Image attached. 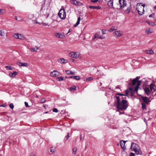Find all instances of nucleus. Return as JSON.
<instances>
[{
    "mask_svg": "<svg viewBox=\"0 0 156 156\" xmlns=\"http://www.w3.org/2000/svg\"><path fill=\"white\" fill-rule=\"evenodd\" d=\"M128 107L127 101L124 99L122 100L119 103L117 104V108L118 109L124 110H126Z\"/></svg>",
    "mask_w": 156,
    "mask_h": 156,
    "instance_id": "nucleus-1",
    "label": "nucleus"
},
{
    "mask_svg": "<svg viewBox=\"0 0 156 156\" xmlns=\"http://www.w3.org/2000/svg\"><path fill=\"white\" fill-rule=\"evenodd\" d=\"M131 151H134L137 154H141V152L139 150V147L138 144L134 143H132L130 147Z\"/></svg>",
    "mask_w": 156,
    "mask_h": 156,
    "instance_id": "nucleus-2",
    "label": "nucleus"
},
{
    "mask_svg": "<svg viewBox=\"0 0 156 156\" xmlns=\"http://www.w3.org/2000/svg\"><path fill=\"white\" fill-rule=\"evenodd\" d=\"M140 78V76H137L136 78L133 79L132 80V84L134 86L136 85V86L135 87V90L136 91L138 90L139 86L140 85L141 83V81L138 80Z\"/></svg>",
    "mask_w": 156,
    "mask_h": 156,
    "instance_id": "nucleus-3",
    "label": "nucleus"
},
{
    "mask_svg": "<svg viewBox=\"0 0 156 156\" xmlns=\"http://www.w3.org/2000/svg\"><path fill=\"white\" fill-rule=\"evenodd\" d=\"M144 5H140V4L138 5L137 4L136 7V10L138 11V13L139 15H141L144 13Z\"/></svg>",
    "mask_w": 156,
    "mask_h": 156,
    "instance_id": "nucleus-4",
    "label": "nucleus"
},
{
    "mask_svg": "<svg viewBox=\"0 0 156 156\" xmlns=\"http://www.w3.org/2000/svg\"><path fill=\"white\" fill-rule=\"evenodd\" d=\"M58 16L62 20L65 19L66 17V12L64 9H61L59 11L58 14Z\"/></svg>",
    "mask_w": 156,
    "mask_h": 156,
    "instance_id": "nucleus-5",
    "label": "nucleus"
},
{
    "mask_svg": "<svg viewBox=\"0 0 156 156\" xmlns=\"http://www.w3.org/2000/svg\"><path fill=\"white\" fill-rule=\"evenodd\" d=\"M119 1L120 8L122 9L126 5V0H119Z\"/></svg>",
    "mask_w": 156,
    "mask_h": 156,
    "instance_id": "nucleus-6",
    "label": "nucleus"
},
{
    "mask_svg": "<svg viewBox=\"0 0 156 156\" xmlns=\"http://www.w3.org/2000/svg\"><path fill=\"white\" fill-rule=\"evenodd\" d=\"M69 56L74 58H77L79 57V55L76 52H71L69 54Z\"/></svg>",
    "mask_w": 156,
    "mask_h": 156,
    "instance_id": "nucleus-7",
    "label": "nucleus"
},
{
    "mask_svg": "<svg viewBox=\"0 0 156 156\" xmlns=\"http://www.w3.org/2000/svg\"><path fill=\"white\" fill-rule=\"evenodd\" d=\"M59 73L56 70H54L52 72L50 73V76L52 77H56L59 75Z\"/></svg>",
    "mask_w": 156,
    "mask_h": 156,
    "instance_id": "nucleus-8",
    "label": "nucleus"
},
{
    "mask_svg": "<svg viewBox=\"0 0 156 156\" xmlns=\"http://www.w3.org/2000/svg\"><path fill=\"white\" fill-rule=\"evenodd\" d=\"M129 90L131 93V96L132 97L134 95L135 92H136V93H137L138 90L136 91L135 90V87L134 89H133V88L130 87L129 88Z\"/></svg>",
    "mask_w": 156,
    "mask_h": 156,
    "instance_id": "nucleus-9",
    "label": "nucleus"
},
{
    "mask_svg": "<svg viewBox=\"0 0 156 156\" xmlns=\"http://www.w3.org/2000/svg\"><path fill=\"white\" fill-rule=\"evenodd\" d=\"M141 98L144 102V103L146 104H148V102L151 101L146 97L141 96Z\"/></svg>",
    "mask_w": 156,
    "mask_h": 156,
    "instance_id": "nucleus-10",
    "label": "nucleus"
},
{
    "mask_svg": "<svg viewBox=\"0 0 156 156\" xmlns=\"http://www.w3.org/2000/svg\"><path fill=\"white\" fill-rule=\"evenodd\" d=\"M17 64L19 66H22L27 67L28 66L27 63H22L20 62H17Z\"/></svg>",
    "mask_w": 156,
    "mask_h": 156,
    "instance_id": "nucleus-11",
    "label": "nucleus"
},
{
    "mask_svg": "<svg viewBox=\"0 0 156 156\" xmlns=\"http://www.w3.org/2000/svg\"><path fill=\"white\" fill-rule=\"evenodd\" d=\"M144 90L147 95L150 94L151 91L149 87H145L144 88Z\"/></svg>",
    "mask_w": 156,
    "mask_h": 156,
    "instance_id": "nucleus-12",
    "label": "nucleus"
},
{
    "mask_svg": "<svg viewBox=\"0 0 156 156\" xmlns=\"http://www.w3.org/2000/svg\"><path fill=\"white\" fill-rule=\"evenodd\" d=\"M70 2L71 4L76 5H79L80 3V2L75 0H70Z\"/></svg>",
    "mask_w": 156,
    "mask_h": 156,
    "instance_id": "nucleus-13",
    "label": "nucleus"
},
{
    "mask_svg": "<svg viewBox=\"0 0 156 156\" xmlns=\"http://www.w3.org/2000/svg\"><path fill=\"white\" fill-rule=\"evenodd\" d=\"M108 5L111 8H113V0H110L108 2Z\"/></svg>",
    "mask_w": 156,
    "mask_h": 156,
    "instance_id": "nucleus-14",
    "label": "nucleus"
},
{
    "mask_svg": "<svg viewBox=\"0 0 156 156\" xmlns=\"http://www.w3.org/2000/svg\"><path fill=\"white\" fill-rule=\"evenodd\" d=\"M55 35L57 37L60 38H63L64 36L62 33H56Z\"/></svg>",
    "mask_w": 156,
    "mask_h": 156,
    "instance_id": "nucleus-15",
    "label": "nucleus"
},
{
    "mask_svg": "<svg viewBox=\"0 0 156 156\" xmlns=\"http://www.w3.org/2000/svg\"><path fill=\"white\" fill-rule=\"evenodd\" d=\"M126 141H124L123 140H121L120 143V145L122 148V149H125V148L124 147V145H125V143H126Z\"/></svg>",
    "mask_w": 156,
    "mask_h": 156,
    "instance_id": "nucleus-16",
    "label": "nucleus"
},
{
    "mask_svg": "<svg viewBox=\"0 0 156 156\" xmlns=\"http://www.w3.org/2000/svg\"><path fill=\"white\" fill-rule=\"evenodd\" d=\"M115 33L116 36L118 37L121 36L122 34V32L121 31H115Z\"/></svg>",
    "mask_w": 156,
    "mask_h": 156,
    "instance_id": "nucleus-17",
    "label": "nucleus"
},
{
    "mask_svg": "<svg viewBox=\"0 0 156 156\" xmlns=\"http://www.w3.org/2000/svg\"><path fill=\"white\" fill-rule=\"evenodd\" d=\"M17 73L16 71L13 72V73H12L11 72H10L9 73V76L11 77H14L16 75H17Z\"/></svg>",
    "mask_w": 156,
    "mask_h": 156,
    "instance_id": "nucleus-18",
    "label": "nucleus"
},
{
    "mask_svg": "<svg viewBox=\"0 0 156 156\" xmlns=\"http://www.w3.org/2000/svg\"><path fill=\"white\" fill-rule=\"evenodd\" d=\"M69 78H71L75 79L77 80H79L80 79V77L79 76H72L69 77Z\"/></svg>",
    "mask_w": 156,
    "mask_h": 156,
    "instance_id": "nucleus-19",
    "label": "nucleus"
},
{
    "mask_svg": "<svg viewBox=\"0 0 156 156\" xmlns=\"http://www.w3.org/2000/svg\"><path fill=\"white\" fill-rule=\"evenodd\" d=\"M89 8L93 9H101V7L99 6H90Z\"/></svg>",
    "mask_w": 156,
    "mask_h": 156,
    "instance_id": "nucleus-20",
    "label": "nucleus"
},
{
    "mask_svg": "<svg viewBox=\"0 0 156 156\" xmlns=\"http://www.w3.org/2000/svg\"><path fill=\"white\" fill-rule=\"evenodd\" d=\"M38 49V48L37 47L35 46L33 48H30V50L32 52H34L36 51Z\"/></svg>",
    "mask_w": 156,
    "mask_h": 156,
    "instance_id": "nucleus-21",
    "label": "nucleus"
},
{
    "mask_svg": "<svg viewBox=\"0 0 156 156\" xmlns=\"http://www.w3.org/2000/svg\"><path fill=\"white\" fill-rule=\"evenodd\" d=\"M66 73L68 75L69 74H75V73H73L71 71H70L69 70H67L66 71Z\"/></svg>",
    "mask_w": 156,
    "mask_h": 156,
    "instance_id": "nucleus-22",
    "label": "nucleus"
},
{
    "mask_svg": "<svg viewBox=\"0 0 156 156\" xmlns=\"http://www.w3.org/2000/svg\"><path fill=\"white\" fill-rule=\"evenodd\" d=\"M66 61L63 58H60L58 60V62L61 63H65V61Z\"/></svg>",
    "mask_w": 156,
    "mask_h": 156,
    "instance_id": "nucleus-23",
    "label": "nucleus"
},
{
    "mask_svg": "<svg viewBox=\"0 0 156 156\" xmlns=\"http://www.w3.org/2000/svg\"><path fill=\"white\" fill-rule=\"evenodd\" d=\"M146 53L149 54H152L154 53L153 51L151 50H146Z\"/></svg>",
    "mask_w": 156,
    "mask_h": 156,
    "instance_id": "nucleus-24",
    "label": "nucleus"
},
{
    "mask_svg": "<svg viewBox=\"0 0 156 156\" xmlns=\"http://www.w3.org/2000/svg\"><path fill=\"white\" fill-rule=\"evenodd\" d=\"M142 105V109L144 110V109H146V104L144 103H141Z\"/></svg>",
    "mask_w": 156,
    "mask_h": 156,
    "instance_id": "nucleus-25",
    "label": "nucleus"
},
{
    "mask_svg": "<svg viewBox=\"0 0 156 156\" xmlns=\"http://www.w3.org/2000/svg\"><path fill=\"white\" fill-rule=\"evenodd\" d=\"M5 68L7 70H12V67L10 66H5Z\"/></svg>",
    "mask_w": 156,
    "mask_h": 156,
    "instance_id": "nucleus-26",
    "label": "nucleus"
},
{
    "mask_svg": "<svg viewBox=\"0 0 156 156\" xmlns=\"http://www.w3.org/2000/svg\"><path fill=\"white\" fill-rule=\"evenodd\" d=\"M18 37H19L18 39H23L24 38V37L23 36V35L21 34H19Z\"/></svg>",
    "mask_w": 156,
    "mask_h": 156,
    "instance_id": "nucleus-27",
    "label": "nucleus"
},
{
    "mask_svg": "<svg viewBox=\"0 0 156 156\" xmlns=\"http://www.w3.org/2000/svg\"><path fill=\"white\" fill-rule=\"evenodd\" d=\"M115 97L117 99V104H118V103H119V102H120L121 101L120 99L119 98V96H115Z\"/></svg>",
    "mask_w": 156,
    "mask_h": 156,
    "instance_id": "nucleus-28",
    "label": "nucleus"
},
{
    "mask_svg": "<svg viewBox=\"0 0 156 156\" xmlns=\"http://www.w3.org/2000/svg\"><path fill=\"white\" fill-rule=\"evenodd\" d=\"M115 30L116 29H115V27L113 26L108 30V31L109 32H112L113 31Z\"/></svg>",
    "mask_w": 156,
    "mask_h": 156,
    "instance_id": "nucleus-29",
    "label": "nucleus"
},
{
    "mask_svg": "<svg viewBox=\"0 0 156 156\" xmlns=\"http://www.w3.org/2000/svg\"><path fill=\"white\" fill-rule=\"evenodd\" d=\"M59 81H62L64 80V77L62 76H59L57 78Z\"/></svg>",
    "mask_w": 156,
    "mask_h": 156,
    "instance_id": "nucleus-30",
    "label": "nucleus"
},
{
    "mask_svg": "<svg viewBox=\"0 0 156 156\" xmlns=\"http://www.w3.org/2000/svg\"><path fill=\"white\" fill-rule=\"evenodd\" d=\"M77 148L76 147H75L73 149V154H75L76 153V152L77 151Z\"/></svg>",
    "mask_w": 156,
    "mask_h": 156,
    "instance_id": "nucleus-31",
    "label": "nucleus"
},
{
    "mask_svg": "<svg viewBox=\"0 0 156 156\" xmlns=\"http://www.w3.org/2000/svg\"><path fill=\"white\" fill-rule=\"evenodd\" d=\"M129 92V91L128 90H126L125 91V94H124L123 96H128Z\"/></svg>",
    "mask_w": 156,
    "mask_h": 156,
    "instance_id": "nucleus-32",
    "label": "nucleus"
},
{
    "mask_svg": "<svg viewBox=\"0 0 156 156\" xmlns=\"http://www.w3.org/2000/svg\"><path fill=\"white\" fill-rule=\"evenodd\" d=\"M93 79V78L91 77H89L87 78L86 79L87 81H89L90 80H91Z\"/></svg>",
    "mask_w": 156,
    "mask_h": 156,
    "instance_id": "nucleus-33",
    "label": "nucleus"
},
{
    "mask_svg": "<svg viewBox=\"0 0 156 156\" xmlns=\"http://www.w3.org/2000/svg\"><path fill=\"white\" fill-rule=\"evenodd\" d=\"M150 90L151 91H152L153 90H154V88H153V84H151L150 85Z\"/></svg>",
    "mask_w": 156,
    "mask_h": 156,
    "instance_id": "nucleus-34",
    "label": "nucleus"
},
{
    "mask_svg": "<svg viewBox=\"0 0 156 156\" xmlns=\"http://www.w3.org/2000/svg\"><path fill=\"white\" fill-rule=\"evenodd\" d=\"M55 149L53 147H51L50 150V152H51L52 153H54L55 152Z\"/></svg>",
    "mask_w": 156,
    "mask_h": 156,
    "instance_id": "nucleus-35",
    "label": "nucleus"
},
{
    "mask_svg": "<svg viewBox=\"0 0 156 156\" xmlns=\"http://www.w3.org/2000/svg\"><path fill=\"white\" fill-rule=\"evenodd\" d=\"M76 87L75 86L71 87L70 88V89L71 91H74L75 90Z\"/></svg>",
    "mask_w": 156,
    "mask_h": 156,
    "instance_id": "nucleus-36",
    "label": "nucleus"
},
{
    "mask_svg": "<svg viewBox=\"0 0 156 156\" xmlns=\"http://www.w3.org/2000/svg\"><path fill=\"white\" fill-rule=\"evenodd\" d=\"M130 9L129 7H128L127 9L126 10V12L129 13L130 12Z\"/></svg>",
    "mask_w": 156,
    "mask_h": 156,
    "instance_id": "nucleus-37",
    "label": "nucleus"
},
{
    "mask_svg": "<svg viewBox=\"0 0 156 156\" xmlns=\"http://www.w3.org/2000/svg\"><path fill=\"white\" fill-rule=\"evenodd\" d=\"M9 106L12 109L14 107V105L12 103L10 104L9 105Z\"/></svg>",
    "mask_w": 156,
    "mask_h": 156,
    "instance_id": "nucleus-38",
    "label": "nucleus"
},
{
    "mask_svg": "<svg viewBox=\"0 0 156 156\" xmlns=\"http://www.w3.org/2000/svg\"><path fill=\"white\" fill-rule=\"evenodd\" d=\"M18 34H15L14 35V37L18 39V38H19Z\"/></svg>",
    "mask_w": 156,
    "mask_h": 156,
    "instance_id": "nucleus-39",
    "label": "nucleus"
},
{
    "mask_svg": "<svg viewBox=\"0 0 156 156\" xmlns=\"http://www.w3.org/2000/svg\"><path fill=\"white\" fill-rule=\"evenodd\" d=\"M145 31L146 32V33L147 34H149L150 33H151L152 32V31H150V30L149 29H147V30H146Z\"/></svg>",
    "mask_w": 156,
    "mask_h": 156,
    "instance_id": "nucleus-40",
    "label": "nucleus"
},
{
    "mask_svg": "<svg viewBox=\"0 0 156 156\" xmlns=\"http://www.w3.org/2000/svg\"><path fill=\"white\" fill-rule=\"evenodd\" d=\"M80 21H77L76 23L74 25V27H76L78 26V25L80 23Z\"/></svg>",
    "mask_w": 156,
    "mask_h": 156,
    "instance_id": "nucleus-41",
    "label": "nucleus"
},
{
    "mask_svg": "<svg viewBox=\"0 0 156 156\" xmlns=\"http://www.w3.org/2000/svg\"><path fill=\"white\" fill-rule=\"evenodd\" d=\"M99 35V34H96L95 35H94V37H93L92 38V39L93 40H94L97 37V36H98Z\"/></svg>",
    "mask_w": 156,
    "mask_h": 156,
    "instance_id": "nucleus-42",
    "label": "nucleus"
},
{
    "mask_svg": "<svg viewBox=\"0 0 156 156\" xmlns=\"http://www.w3.org/2000/svg\"><path fill=\"white\" fill-rule=\"evenodd\" d=\"M146 22L147 23H148L150 25H154V23H153H153H150V21L149 20H147Z\"/></svg>",
    "mask_w": 156,
    "mask_h": 156,
    "instance_id": "nucleus-43",
    "label": "nucleus"
},
{
    "mask_svg": "<svg viewBox=\"0 0 156 156\" xmlns=\"http://www.w3.org/2000/svg\"><path fill=\"white\" fill-rule=\"evenodd\" d=\"M53 112H58V110L56 108H55L53 109Z\"/></svg>",
    "mask_w": 156,
    "mask_h": 156,
    "instance_id": "nucleus-44",
    "label": "nucleus"
},
{
    "mask_svg": "<svg viewBox=\"0 0 156 156\" xmlns=\"http://www.w3.org/2000/svg\"><path fill=\"white\" fill-rule=\"evenodd\" d=\"M4 10L2 9H0V14L2 15L4 13Z\"/></svg>",
    "mask_w": 156,
    "mask_h": 156,
    "instance_id": "nucleus-45",
    "label": "nucleus"
},
{
    "mask_svg": "<svg viewBox=\"0 0 156 156\" xmlns=\"http://www.w3.org/2000/svg\"><path fill=\"white\" fill-rule=\"evenodd\" d=\"M98 0H90V1L92 2L95 3L98 1Z\"/></svg>",
    "mask_w": 156,
    "mask_h": 156,
    "instance_id": "nucleus-46",
    "label": "nucleus"
},
{
    "mask_svg": "<svg viewBox=\"0 0 156 156\" xmlns=\"http://www.w3.org/2000/svg\"><path fill=\"white\" fill-rule=\"evenodd\" d=\"M41 103H44L45 101V100L44 98H42L41 100Z\"/></svg>",
    "mask_w": 156,
    "mask_h": 156,
    "instance_id": "nucleus-47",
    "label": "nucleus"
},
{
    "mask_svg": "<svg viewBox=\"0 0 156 156\" xmlns=\"http://www.w3.org/2000/svg\"><path fill=\"white\" fill-rule=\"evenodd\" d=\"M25 104L26 107H29L28 103L26 102H25Z\"/></svg>",
    "mask_w": 156,
    "mask_h": 156,
    "instance_id": "nucleus-48",
    "label": "nucleus"
},
{
    "mask_svg": "<svg viewBox=\"0 0 156 156\" xmlns=\"http://www.w3.org/2000/svg\"><path fill=\"white\" fill-rule=\"evenodd\" d=\"M106 31V30H101V32L102 34H105V31Z\"/></svg>",
    "mask_w": 156,
    "mask_h": 156,
    "instance_id": "nucleus-49",
    "label": "nucleus"
},
{
    "mask_svg": "<svg viewBox=\"0 0 156 156\" xmlns=\"http://www.w3.org/2000/svg\"><path fill=\"white\" fill-rule=\"evenodd\" d=\"M135 154L134 153H130V156H134Z\"/></svg>",
    "mask_w": 156,
    "mask_h": 156,
    "instance_id": "nucleus-50",
    "label": "nucleus"
},
{
    "mask_svg": "<svg viewBox=\"0 0 156 156\" xmlns=\"http://www.w3.org/2000/svg\"><path fill=\"white\" fill-rule=\"evenodd\" d=\"M116 95H121L122 96H123L124 95V94H122L121 93H117L116 94Z\"/></svg>",
    "mask_w": 156,
    "mask_h": 156,
    "instance_id": "nucleus-51",
    "label": "nucleus"
},
{
    "mask_svg": "<svg viewBox=\"0 0 156 156\" xmlns=\"http://www.w3.org/2000/svg\"><path fill=\"white\" fill-rule=\"evenodd\" d=\"M154 92H155L154 94V91H153V92H152V93H153V94H154V95H156V90H155V89H154Z\"/></svg>",
    "mask_w": 156,
    "mask_h": 156,
    "instance_id": "nucleus-52",
    "label": "nucleus"
},
{
    "mask_svg": "<svg viewBox=\"0 0 156 156\" xmlns=\"http://www.w3.org/2000/svg\"><path fill=\"white\" fill-rule=\"evenodd\" d=\"M69 135L68 134L66 136V140H67L68 138H69Z\"/></svg>",
    "mask_w": 156,
    "mask_h": 156,
    "instance_id": "nucleus-53",
    "label": "nucleus"
},
{
    "mask_svg": "<svg viewBox=\"0 0 156 156\" xmlns=\"http://www.w3.org/2000/svg\"><path fill=\"white\" fill-rule=\"evenodd\" d=\"M0 35L2 36L3 35V32L2 30H0Z\"/></svg>",
    "mask_w": 156,
    "mask_h": 156,
    "instance_id": "nucleus-54",
    "label": "nucleus"
},
{
    "mask_svg": "<svg viewBox=\"0 0 156 156\" xmlns=\"http://www.w3.org/2000/svg\"><path fill=\"white\" fill-rule=\"evenodd\" d=\"M70 61L71 62H73L74 61V60L73 58H71L70 59Z\"/></svg>",
    "mask_w": 156,
    "mask_h": 156,
    "instance_id": "nucleus-55",
    "label": "nucleus"
},
{
    "mask_svg": "<svg viewBox=\"0 0 156 156\" xmlns=\"http://www.w3.org/2000/svg\"><path fill=\"white\" fill-rule=\"evenodd\" d=\"M5 106H6V105L5 104L2 105H0V107H5Z\"/></svg>",
    "mask_w": 156,
    "mask_h": 156,
    "instance_id": "nucleus-56",
    "label": "nucleus"
},
{
    "mask_svg": "<svg viewBox=\"0 0 156 156\" xmlns=\"http://www.w3.org/2000/svg\"><path fill=\"white\" fill-rule=\"evenodd\" d=\"M98 38L99 39H101L104 38V37H102V36H99L98 37Z\"/></svg>",
    "mask_w": 156,
    "mask_h": 156,
    "instance_id": "nucleus-57",
    "label": "nucleus"
},
{
    "mask_svg": "<svg viewBox=\"0 0 156 156\" xmlns=\"http://www.w3.org/2000/svg\"><path fill=\"white\" fill-rule=\"evenodd\" d=\"M153 14H151L149 16V17H153Z\"/></svg>",
    "mask_w": 156,
    "mask_h": 156,
    "instance_id": "nucleus-58",
    "label": "nucleus"
},
{
    "mask_svg": "<svg viewBox=\"0 0 156 156\" xmlns=\"http://www.w3.org/2000/svg\"><path fill=\"white\" fill-rule=\"evenodd\" d=\"M72 31V30L71 29H70L69 30L68 32L67 33V34H68L70 32Z\"/></svg>",
    "mask_w": 156,
    "mask_h": 156,
    "instance_id": "nucleus-59",
    "label": "nucleus"
},
{
    "mask_svg": "<svg viewBox=\"0 0 156 156\" xmlns=\"http://www.w3.org/2000/svg\"><path fill=\"white\" fill-rule=\"evenodd\" d=\"M80 17H79L78 18L77 21H80Z\"/></svg>",
    "mask_w": 156,
    "mask_h": 156,
    "instance_id": "nucleus-60",
    "label": "nucleus"
},
{
    "mask_svg": "<svg viewBox=\"0 0 156 156\" xmlns=\"http://www.w3.org/2000/svg\"><path fill=\"white\" fill-rule=\"evenodd\" d=\"M15 20H17L18 19L17 17V16H15Z\"/></svg>",
    "mask_w": 156,
    "mask_h": 156,
    "instance_id": "nucleus-61",
    "label": "nucleus"
},
{
    "mask_svg": "<svg viewBox=\"0 0 156 156\" xmlns=\"http://www.w3.org/2000/svg\"><path fill=\"white\" fill-rule=\"evenodd\" d=\"M43 24L44 26L48 25L47 23H43Z\"/></svg>",
    "mask_w": 156,
    "mask_h": 156,
    "instance_id": "nucleus-62",
    "label": "nucleus"
},
{
    "mask_svg": "<svg viewBox=\"0 0 156 156\" xmlns=\"http://www.w3.org/2000/svg\"><path fill=\"white\" fill-rule=\"evenodd\" d=\"M122 100H123V99H124H124H126V97H122Z\"/></svg>",
    "mask_w": 156,
    "mask_h": 156,
    "instance_id": "nucleus-63",
    "label": "nucleus"
},
{
    "mask_svg": "<svg viewBox=\"0 0 156 156\" xmlns=\"http://www.w3.org/2000/svg\"><path fill=\"white\" fill-rule=\"evenodd\" d=\"M30 156H35L34 154H31Z\"/></svg>",
    "mask_w": 156,
    "mask_h": 156,
    "instance_id": "nucleus-64",
    "label": "nucleus"
}]
</instances>
